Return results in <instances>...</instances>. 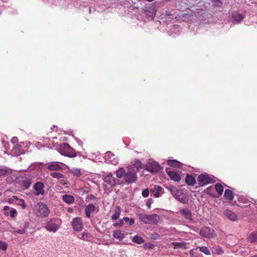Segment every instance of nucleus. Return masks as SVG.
I'll return each mask as SVG.
<instances>
[{
    "instance_id": "nucleus-1",
    "label": "nucleus",
    "mask_w": 257,
    "mask_h": 257,
    "mask_svg": "<svg viewBox=\"0 0 257 257\" xmlns=\"http://www.w3.org/2000/svg\"><path fill=\"white\" fill-rule=\"evenodd\" d=\"M137 170L134 167H127L126 169L121 167L117 170L114 174L117 178H123L126 183L132 184L137 180Z\"/></svg>"
},
{
    "instance_id": "nucleus-2",
    "label": "nucleus",
    "mask_w": 257,
    "mask_h": 257,
    "mask_svg": "<svg viewBox=\"0 0 257 257\" xmlns=\"http://www.w3.org/2000/svg\"><path fill=\"white\" fill-rule=\"evenodd\" d=\"M168 189L170 190L172 196L177 200L183 204L188 203L189 197L187 194L184 193L182 189H178L174 186H171Z\"/></svg>"
},
{
    "instance_id": "nucleus-3",
    "label": "nucleus",
    "mask_w": 257,
    "mask_h": 257,
    "mask_svg": "<svg viewBox=\"0 0 257 257\" xmlns=\"http://www.w3.org/2000/svg\"><path fill=\"white\" fill-rule=\"evenodd\" d=\"M58 151L62 155L69 158H73L76 156L75 150L71 148L68 144L66 143L60 145Z\"/></svg>"
},
{
    "instance_id": "nucleus-4",
    "label": "nucleus",
    "mask_w": 257,
    "mask_h": 257,
    "mask_svg": "<svg viewBox=\"0 0 257 257\" xmlns=\"http://www.w3.org/2000/svg\"><path fill=\"white\" fill-rule=\"evenodd\" d=\"M139 219L146 224H156L160 219V216L157 214L147 215L145 213L140 214Z\"/></svg>"
},
{
    "instance_id": "nucleus-5",
    "label": "nucleus",
    "mask_w": 257,
    "mask_h": 257,
    "mask_svg": "<svg viewBox=\"0 0 257 257\" xmlns=\"http://www.w3.org/2000/svg\"><path fill=\"white\" fill-rule=\"evenodd\" d=\"M198 184L200 186H204L211 183H214L215 180L207 173L201 174L197 177Z\"/></svg>"
},
{
    "instance_id": "nucleus-6",
    "label": "nucleus",
    "mask_w": 257,
    "mask_h": 257,
    "mask_svg": "<svg viewBox=\"0 0 257 257\" xmlns=\"http://www.w3.org/2000/svg\"><path fill=\"white\" fill-rule=\"evenodd\" d=\"M37 208V215L41 217H46L49 213L50 210L48 206L44 203L41 202L36 206Z\"/></svg>"
},
{
    "instance_id": "nucleus-7",
    "label": "nucleus",
    "mask_w": 257,
    "mask_h": 257,
    "mask_svg": "<svg viewBox=\"0 0 257 257\" xmlns=\"http://www.w3.org/2000/svg\"><path fill=\"white\" fill-rule=\"evenodd\" d=\"M61 221L58 218L51 219L45 226L46 229L49 231L55 232L59 228Z\"/></svg>"
},
{
    "instance_id": "nucleus-8",
    "label": "nucleus",
    "mask_w": 257,
    "mask_h": 257,
    "mask_svg": "<svg viewBox=\"0 0 257 257\" xmlns=\"http://www.w3.org/2000/svg\"><path fill=\"white\" fill-rule=\"evenodd\" d=\"M104 181L111 187L119 184V180L111 173L108 174L103 179Z\"/></svg>"
},
{
    "instance_id": "nucleus-9",
    "label": "nucleus",
    "mask_w": 257,
    "mask_h": 257,
    "mask_svg": "<svg viewBox=\"0 0 257 257\" xmlns=\"http://www.w3.org/2000/svg\"><path fill=\"white\" fill-rule=\"evenodd\" d=\"M44 185L41 182L35 183L33 186V189L35 191V195L37 196L43 195L45 194Z\"/></svg>"
},
{
    "instance_id": "nucleus-10",
    "label": "nucleus",
    "mask_w": 257,
    "mask_h": 257,
    "mask_svg": "<svg viewBox=\"0 0 257 257\" xmlns=\"http://www.w3.org/2000/svg\"><path fill=\"white\" fill-rule=\"evenodd\" d=\"M72 226L74 230L76 231H81L83 228V224L81 218L80 217H76L73 219L72 221Z\"/></svg>"
},
{
    "instance_id": "nucleus-11",
    "label": "nucleus",
    "mask_w": 257,
    "mask_h": 257,
    "mask_svg": "<svg viewBox=\"0 0 257 257\" xmlns=\"http://www.w3.org/2000/svg\"><path fill=\"white\" fill-rule=\"evenodd\" d=\"M213 230L208 227H204L200 231V234L205 237L211 238L213 236Z\"/></svg>"
},
{
    "instance_id": "nucleus-12",
    "label": "nucleus",
    "mask_w": 257,
    "mask_h": 257,
    "mask_svg": "<svg viewBox=\"0 0 257 257\" xmlns=\"http://www.w3.org/2000/svg\"><path fill=\"white\" fill-rule=\"evenodd\" d=\"M161 167L157 162L149 163L147 166V170L151 173H157L160 170Z\"/></svg>"
},
{
    "instance_id": "nucleus-13",
    "label": "nucleus",
    "mask_w": 257,
    "mask_h": 257,
    "mask_svg": "<svg viewBox=\"0 0 257 257\" xmlns=\"http://www.w3.org/2000/svg\"><path fill=\"white\" fill-rule=\"evenodd\" d=\"M166 172L170 178L171 180L176 182H179L180 181L181 177L177 172L171 171L169 168H167L166 169Z\"/></svg>"
},
{
    "instance_id": "nucleus-14",
    "label": "nucleus",
    "mask_w": 257,
    "mask_h": 257,
    "mask_svg": "<svg viewBox=\"0 0 257 257\" xmlns=\"http://www.w3.org/2000/svg\"><path fill=\"white\" fill-rule=\"evenodd\" d=\"M105 161L108 163L113 165L117 164V160L114 158V155L110 151H108L105 153L104 157Z\"/></svg>"
},
{
    "instance_id": "nucleus-15",
    "label": "nucleus",
    "mask_w": 257,
    "mask_h": 257,
    "mask_svg": "<svg viewBox=\"0 0 257 257\" xmlns=\"http://www.w3.org/2000/svg\"><path fill=\"white\" fill-rule=\"evenodd\" d=\"M59 164H62L61 163L58 162H52L48 163L47 168L50 171H60L62 170V168L59 165Z\"/></svg>"
},
{
    "instance_id": "nucleus-16",
    "label": "nucleus",
    "mask_w": 257,
    "mask_h": 257,
    "mask_svg": "<svg viewBox=\"0 0 257 257\" xmlns=\"http://www.w3.org/2000/svg\"><path fill=\"white\" fill-rule=\"evenodd\" d=\"M181 214L186 219L190 221H193V215L191 211L188 208H183L180 210Z\"/></svg>"
},
{
    "instance_id": "nucleus-17",
    "label": "nucleus",
    "mask_w": 257,
    "mask_h": 257,
    "mask_svg": "<svg viewBox=\"0 0 257 257\" xmlns=\"http://www.w3.org/2000/svg\"><path fill=\"white\" fill-rule=\"evenodd\" d=\"M224 215L229 220L234 221L237 220V216L236 214L231 210L226 209L224 212Z\"/></svg>"
},
{
    "instance_id": "nucleus-18",
    "label": "nucleus",
    "mask_w": 257,
    "mask_h": 257,
    "mask_svg": "<svg viewBox=\"0 0 257 257\" xmlns=\"http://www.w3.org/2000/svg\"><path fill=\"white\" fill-rule=\"evenodd\" d=\"M95 206L92 204H89L85 208V213L86 216L89 218L91 213L95 211Z\"/></svg>"
},
{
    "instance_id": "nucleus-19",
    "label": "nucleus",
    "mask_w": 257,
    "mask_h": 257,
    "mask_svg": "<svg viewBox=\"0 0 257 257\" xmlns=\"http://www.w3.org/2000/svg\"><path fill=\"white\" fill-rule=\"evenodd\" d=\"M167 164L172 167L181 168L183 164L176 160H169L167 161Z\"/></svg>"
},
{
    "instance_id": "nucleus-20",
    "label": "nucleus",
    "mask_w": 257,
    "mask_h": 257,
    "mask_svg": "<svg viewBox=\"0 0 257 257\" xmlns=\"http://www.w3.org/2000/svg\"><path fill=\"white\" fill-rule=\"evenodd\" d=\"M12 173V170L6 166H0V176L9 175Z\"/></svg>"
},
{
    "instance_id": "nucleus-21",
    "label": "nucleus",
    "mask_w": 257,
    "mask_h": 257,
    "mask_svg": "<svg viewBox=\"0 0 257 257\" xmlns=\"http://www.w3.org/2000/svg\"><path fill=\"white\" fill-rule=\"evenodd\" d=\"M185 182L188 185L194 186L196 182L195 178L191 175L187 174L185 178Z\"/></svg>"
},
{
    "instance_id": "nucleus-22",
    "label": "nucleus",
    "mask_w": 257,
    "mask_h": 257,
    "mask_svg": "<svg viewBox=\"0 0 257 257\" xmlns=\"http://www.w3.org/2000/svg\"><path fill=\"white\" fill-rule=\"evenodd\" d=\"M63 200L67 204H70L74 202V198L72 195L65 194L62 196Z\"/></svg>"
},
{
    "instance_id": "nucleus-23",
    "label": "nucleus",
    "mask_w": 257,
    "mask_h": 257,
    "mask_svg": "<svg viewBox=\"0 0 257 257\" xmlns=\"http://www.w3.org/2000/svg\"><path fill=\"white\" fill-rule=\"evenodd\" d=\"M121 212V208L119 206H117L114 210V213L111 216V219L113 220H117L119 218Z\"/></svg>"
},
{
    "instance_id": "nucleus-24",
    "label": "nucleus",
    "mask_w": 257,
    "mask_h": 257,
    "mask_svg": "<svg viewBox=\"0 0 257 257\" xmlns=\"http://www.w3.org/2000/svg\"><path fill=\"white\" fill-rule=\"evenodd\" d=\"M224 196L226 199L229 200H232L234 198L232 191L229 189L225 190Z\"/></svg>"
},
{
    "instance_id": "nucleus-25",
    "label": "nucleus",
    "mask_w": 257,
    "mask_h": 257,
    "mask_svg": "<svg viewBox=\"0 0 257 257\" xmlns=\"http://www.w3.org/2000/svg\"><path fill=\"white\" fill-rule=\"evenodd\" d=\"M113 236L119 240L122 239L124 237V234L122 233L120 230H115L113 232Z\"/></svg>"
},
{
    "instance_id": "nucleus-26",
    "label": "nucleus",
    "mask_w": 257,
    "mask_h": 257,
    "mask_svg": "<svg viewBox=\"0 0 257 257\" xmlns=\"http://www.w3.org/2000/svg\"><path fill=\"white\" fill-rule=\"evenodd\" d=\"M172 244L174 245V249H178L179 248H186V244L185 242H172Z\"/></svg>"
},
{
    "instance_id": "nucleus-27",
    "label": "nucleus",
    "mask_w": 257,
    "mask_h": 257,
    "mask_svg": "<svg viewBox=\"0 0 257 257\" xmlns=\"http://www.w3.org/2000/svg\"><path fill=\"white\" fill-rule=\"evenodd\" d=\"M78 237L83 240H88L91 237V234L84 231L78 235Z\"/></svg>"
},
{
    "instance_id": "nucleus-28",
    "label": "nucleus",
    "mask_w": 257,
    "mask_h": 257,
    "mask_svg": "<svg viewBox=\"0 0 257 257\" xmlns=\"http://www.w3.org/2000/svg\"><path fill=\"white\" fill-rule=\"evenodd\" d=\"M132 241L139 244H142L145 242L144 239L141 236L138 235H135L132 239Z\"/></svg>"
},
{
    "instance_id": "nucleus-29",
    "label": "nucleus",
    "mask_w": 257,
    "mask_h": 257,
    "mask_svg": "<svg viewBox=\"0 0 257 257\" xmlns=\"http://www.w3.org/2000/svg\"><path fill=\"white\" fill-rule=\"evenodd\" d=\"M215 189L219 196L221 195L223 192V187L220 183H216L215 185Z\"/></svg>"
},
{
    "instance_id": "nucleus-30",
    "label": "nucleus",
    "mask_w": 257,
    "mask_h": 257,
    "mask_svg": "<svg viewBox=\"0 0 257 257\" xmlns=\"http://www.w3.org/2000/svg\"><path fill=\"white\" fill-rule=\"evenodd\" d=\"M70 172L72 175L76 177H79L82 175L81 170L78 168H72L70 170Z\"/></svg>"
},
{
    "instance_id": "nucleus-31",
    "label": "nucleus",
    "mask_w": 257,
    "mask_h": 257,
    "mask_svg": "<svg viewBox=\"0 0 257 257\" xmlns=\"http://www.w3.org/2000/svg\"><path fill=\"white\" fill-rule=\"evenodd\" d=\"M50 175L52 177L54 178L61 179L64 178V175L59 173L53 172L51 173Z\"/></svg>"
},
{
    "instance_id": "nucleus-32",
    "label": "nucleus",
    "mask_w": 257,
    "mask_h": 257,
    "mask_svg": "<svg viewBox=\"0 0 257 257\" xmlns=\"http://www.w3.org/2000/svg\"><path fill=\"white\" fill-rule=\"evenodd\" d=\"M198 249H199V251L204 252L206 255H210V252L209 249L206 246H199L197 247Z\"/></svg>"
},
{
    "instance_id": "nucleus-33",
    "label": "nucleus",
    "mask_w": 257,
    "mask_h": 257,
    "mask_svg": "<svg viewBox=\"0 0 257 257\" xmlns=\"http://www.w3.org/2000/svg\"><path fill=\"white\" fill-rule=\"evenodd\" d=\"M134 165L136 167H134L137 170V172L140 170V169L142 168V163L139 160H136L135 161Z\"/></svg>"
},
{
    "instance_id": "nucleus-34",
    "label": "nucleus",
    "mask_w": 257,
    "mask_h": 257,
    "mask_svg": "<svg viewBox=\"0 0 257 257\" xmlns=\"http://www.w3.org/2000/svg\"><path fill=\"white\" fill-rule=\"evenodd\" d=\"M248 240L250 242L257 241V234L251 233L249 236Z\"/></svg>"
},
{
    "instance_id": "nucleus-35",
    "label": "nucleus",
    "mask_w": 257,
    "mask_h": 257,
    "mask_svg": "<svg viewBox=\"0 0 257 257\" xmlns=\"http://www.w3.org/2000/svg\"><path fill=\"white\" fill-rule=\"evenodd\" d=\"M162 188L159 185H155L153 189L150 190L151 193H154L156 191L160 193L162 191Z\"/></svg>"
},
{
    "instance_id": "nucleus-36",
    "label": "nucleus",
    "mask_w": 257,
    "mask_h": 257,
    "mask_svg": "<svg viewBox=\"0 0 257 257\" xmlns=\"http://www.w3.org/2000/svg\"><path fill=\"white\" fill-rule=\"evenodd\" d=\"M213 188L212 186L207 187L204 190L205 193H206V194H207L211 196H214V195L213 194Z\"/></svg>"
},
{
    "instance_id": "nucleus-37",
    "label": "nucleus",
    "mask_w": 257,
    "mask_h": 257,
    "mask_svg": "<svg viewBox=\"0 0 257 257\" xmlns=\"http://www.w3.org/2000/svg\"><path fill=\"white\" fill-rule=\"evenodd\" d=\"M8 245L5 242L0 241V249L5 251L7 248Z\"/></svg>"
},
{
    "instance_id": "nucleus-38",
    "label": "nucleus",
    "mask_w": 257,
    "mask_h": 257,
    "mask_svg": "<svg viewBox=\"0 0 257 257\" xmlns=\"http://www.w3.org/2000/svg\"><path fill=\"white\" fill-rule=\"evenodd\" d=\"M212 4L214 6L220 7L222 5V2L220 0H211Z\"/></svg>"
},
{
    "instance_id": "nucleus-39",
    "label": "nucleus",
    "mask_w": 257,
    "mask_h": 257,
    "mask_svg": "<svg viewBox=\"0 0 257 257\" xmlns=\"http://www.w3.org/2000/svg\"><path fill=\"white\" fill-rule=\"evenodd\" d=\"M198 248L197 247L195 248V249H193L192 250H191L189 252V254L191 256V257H195V256H198L197 255V250Z\"/></svg>"
},
{
    "instance_id": "nucleus-40",
    "label": "nucleus",
    "mask_w": 257,
    "mask_h": 257,
    "mask_svg": "<svg viewBox=\"0 0 257 257\" xmlns=\"http://www.w3.org/2000/svg\"><path fill=\"white\" fill-rule=\"evenodd\" d=\"M142 194L144 197L146 198V197H148V196L149 195V189L147 188V189L144 190L142 193Z\"/></svg>"
},
{
    "instance_id": "nucleus-41",
    "label": "nucleus",
    "mask_w": 257,
    "mask_h": 257,
    "mask_svg": "<svg viewBox=\"0 0 257 257\" xmlns=\"http://www.w3.org/2000/svg\"><path fill=\"white\" fill-rule=\"evenodd\" d=\"M17 214V212L16 209H12L10 211V215L12 217H15Z\"/></svg>"
},
{
    "instance_id": "nucleus-42",
    "label": "nucleus",
    "mask_w": 257,
    "mask_h": 257,
    "mask_svg": "<svg viewBox=\"0 0 257 257\" xmlns=\"http://www.w3.org/2000/svg\"><path fill=\"white\" fill-rule=\"evenodd\" d=\"M18 204L20 205L22 207L23 209H24L26 208L25 201L23 199H20L19 200V202L18 203Z\"/></svg>"
},
{
    "instance_id": "nucleus-43",
    "label": "nucleus",
    "mask_w": 257,
    "mask_h": 257,
    "mask_svg": "<svg viewBox=\"0 0 257 257\" xmlns=\"http://www.w3.org/2000/svg\"><path fill=\"white\" fill-rule=\"evenodd\" d=\"M26 232V230L25 229H18L17 230L13 231L12 233L13 234L19 233V234H24Z\"/></svg>"
},
{
    "instance_id": "nucleus-44",
    "label": "nucleus",
    "mask_w": 257,
    "mask_h": 257,
    "mask_svg": "<svg viewBox=\"0 0 257 257\" xmlns=\"http://www.w3.org/2000/svg\"><path fill=\"white\" fill-rule=\"evenodd\" d=\"M31 184V182L29 180L25 181L23 182V185L26 189L30 187Z\"/></svg>"
},
{
    "instance_id": "nucleus-45",
    "label": "nucleus",
    "mask_w": 257,
    "mask_h": 257,
    "mask_svg": "<svg viewBox=\"0 0 257 257\" xmlns=\"http://www.w3.org/2000/svg\"><path fill=\"white\" fill-rule=\"evenodd\" d=\"M234 19L236 21L239 22L243 19V17L242 15L238 14L235 16Z\"/></svg>"
},
{
    "instance_id": "nucleus-46",
    "label": "nucleus",
    "mask_w": 257,
    "mask_h": 257,
    "mask_svg": "<svg viewBox=\"0 0 257 257\" xmlns=\"http://www.w3.org/2000/svg\"><path fill=\"white\" fill-rule=\"evenodd\" d=\"M123 224V222L122 220H120L119 222H115L113 224V225L115 227L119 226V227L122 226Z\"/></svg>"
},
{
    "instance_id": "nucleus-47",
    "label": "nucleus",
    "mask_w": 257,
    "mask_h": 257,
    "mask_svg": "<svg viewBox=\"0 0 257 257\" xmlns=\"http://www.w3.org/2000/svg\"><path fill=\"white\" fill-rule=\"evenodd\" d=\"M22 147L21 145H19L17 144L15 146V149L17 150L18 151V153H19L20 151L22 150Z\"/></svg>"
},
{
    "instance_id": "nucleus-48",
    "label": "nucleus",
    "mask_w": 257,
    "mask_h": 257,
    "mask_svg": "<svg viewBox=\"0 0 257 257\" xmlns=\"http://www.w3.org/2000/svg\"><path fill=\"white\" fill-rule=\"evenodd\" d=\"M18 141V139L17 138V137H13L11 140V143L14 144L17 143Z\"/></svg>"
},
{
    "instance_id": "nucleus-49",
    "label": "nucleus",
    "mask_w": 257,
    "mask_h": 257,
    "mask_svg": "<svg viewBox=\"0 0 257 257\" xmlns=\"http://www.w3.org/2000/svg\"><path fill=\"white\" fill-rule=\"evenodd\" d=\"M153 202V200L152 199H148L147 203H146V205L149 207V208H150L151 207V204Z\"/></svg>"
},
{
    "instance_id": "nucleus-50",
    "label": "nucleus",
    "mask_w": 257,
    "mask_h": 257,
    "mask_svg": "<svg viewBox=\"0 0 257 257\" xmlns=\"http://www.w3.org/2000/svg\"><path fill=\"white\" fill-rule=\"evenodd\" d=\"M159 235L157 233H155L152 235V238L154 239H157L159 238Z\"/></svg>"
},
{
    "instance_id": "nucleus-51",
    "label": "nucleus",
    "mask_w": 257,
    "mask_h": 257,
    "mask_svg": "<svg viewBox=\"0 0 257 257\" xmlns=\"http://www.w3.org/2000/svg\"><path fill=\"white\" fill-rule=\"evenodd\" d=\"M155 197H159L160 196V193L158 192L157 191H155L154 193H152Z\"/></svg>"
},
{
    "instance_id": "nucleus-52",
    "label": "nucleus",
    "mask_w": 257,
    "mask_h": 257,
    "mask_svg": "<svg viewBox=\"0 0 257 257\" xmlns=\"http://www.w3.org/2000/svg\"><path fill=\"white\" fill-rule=\"evenodd\" d=\"M14 181V179H13V177H12V176H10V177H8V178H7V181L8 182L10 183V182H13Z\"/></svg>"
},
{
    "instance_id": "nucleus-53",
    "label": "nucleus",
    "mask_w": 257,
    "mask_h": 257,
    "mask_svg": "<svg viewBox=\"0 0 257 257\" xmlns=\"http://www.w3.org/2000/svg\"><path fill=\"white\" fill-rule=\"evenodd\" d=\"M128 222L130 225H132L135 223V220L133 218H131L129 220Z\"/></svg>"
},
{
    "instance_id": "nucleus-54",
    "label": "nucleus",
    "mask_w": 257,
    "mask_h": 257,
    "mask_svg": "<svg viewBox=\"0 0 257 257\" xmlns=\"http://www.w3.org/2000/svg\"><path fill=\"white\" fill-rule=\"evenodd\" d=\"M95 197L93 195H89L88 196V199L90 200H94L95 199Z\"/></svg>"
},
{
    "instance_id": "nucleus-55",
    "label": "nucleus",
    "mask_w": 257,
    "mask_h": 257,
    "mask_svg": "<svg viewBox=\"0 0 257 257\" xmlns=\"http://www.w3.org/2000/svg\"><path fill=\"white\" fill-rule=\"evenodd\" d=\"M8 202L9 203H13L15 202V200H14V199L13 198V197L10 198L8 199Z\"/></svg>"
},
{
    "instance_id": "nucleus-56",
    "label": "nucleus",
    "mask_w": 257,
    "mask_h": 257,
    "mask_svg": "<svg viewBox=\"0 0 257 257\" xmlns=\"http://www.w3.org/2000/svg\"><path fill=\"white\" fill-rule=\"evenodd\" d=\"M123 220H124L125 222H128L129 220L130 219V218L127 217H125L123 218Z\"/></svg>"
},
{
    "instance_id": "nucleus-57",
    "label": "nucleus",
    "mask_w": 257,
    "mask_h": 257,
    "mask_svg": "<svg viewBox=\"0 0 257 257\" xmlns=\"http://www.w3.org/2000/svg\"><path fill=\"white\" fill-rule=\"evenodd\" d=\"M12 197H13V198L14 199V200H16L17 201H19V200L20 199H19V198L17 196H14Z\"/></svg>"
},
{
    "instance_id": "nucleus-58",
    "label": "nucleus",
    "mask_w": 257,
    "mask_h": 257,
    "mask_svg": "<svg viewBox=\"0 0 257 257\" xmlns=\"http://www.w3.org/2000/svg\"><path fill=\"white\" fill-rule=\"evenodd\" d=\"M9 207H8V206H5L4 210L5 211H7V210H9Z\"/></svg>"
},
{
    "instance_id": "nucleus-59",
    "label": "nucleus",
    "mask_w": 257,
    "mask_h": 257,
    "mask_svg": "<svg viewBox=\"0 0 257 257\" xmlns=\"http://www.w3.org/2000/svg\"><path fill=\"white\" fill-rule=\"evenodd\" d=\"M166 16H171V14L170 12H167L166 13Z\"/></svg>"
},
{
    "instance_id": "nucleus-60",
    "label": "nucleus",
    "mask_w": 257,
    "mask_h": 257,
    "mask_svg": "<svg viewBox=\"0 0 257 257\" xmlns=\"http://www.w3.org/2000/svg\"><path fill=\"white\" fill-rule=\"evenodd\" d=\"M149 248H153V245L151 244V246L149 247Z\"/></svg>"
},
{
    "instance_id": "nucleus-61",
    "label": "nucleus",
    "mask_w": 257,
    "mask_h": 257,
    "mask_svg": "<svg viewBox=\"0 0 257 257\" xmlns=\"http://www.w3.org/2000/svg\"><path fill=\"white\" fill-rule=\"evenodd\" d=\"M254 203H255L256 204H257V200H254Z\"/></svg>"
},
{
    "instance_id": "nucleus-62",
    "label": "nucleus",
    "mask_w": 257,
    "mask_h": 257,
    "mask_svg": "<svg viewBox=\"0 0 257 257\" xmlns=\"http://www.w3.org/2000/svg\"><path fill=\"white\" fill-rule=\"evenodd\" d=\"M155 14H154L152 15V17H154V16H155Z\"/></svg>"
},
{
    "instance_id": "nucleus-63",
    "label": "nucleus",
    "mask_w": 257,
    "mask_h": 257,
    "mask_svg": "<svg viewBox=\"0 0 257 257\" xmlns=\"http://www.w3.org/2000/svg\"><path fill=\"white\" fill-rule=\"evenodd\" d=\"M149 2H152V1H153L154 0H148Z\"/></svg>"
},
{
    "instance_id": "nucleus-64",
    "label": "nucleus",
    "mask_w": 257,
    "mask_h": 257,
    "mask_svg": "<svg viewBox=\"0 0 257 257\" xmlns=\"http://www.w3.org/2000/svg\"><path fill=\"white\" fill-rule=\"evenodd\" d=\"M198 255L199 254L197 252V255L199 257Z\"/></svg>"
}]
</instances>
